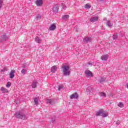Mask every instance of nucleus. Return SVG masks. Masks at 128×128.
I'll return each instance as SVG.
<instances>
[{
    "label": "nucleus",
    "mask_w": 128,
    "mask_h": 128,
    "mask_svg": "<svg viewBox=\"0 0 128 128\" xmlns=\"http://www.w3.org/2000/svg\"><path fill=\"white\" fill-rule=\"evenodd\" d=\"M22 68H26V65H23V66H22Z\"/></svg>",
    "instance_id": "35"
},
{
    "label": "nucleus",
    "mask_w": 128,
    "mask_h": 128,
    "mask_svg": "<svg viewBox=\"0 0 128 128\" xmlns=\"http://www.w3.org/2000/svg\"><path fill=\"white\" fill-rule=\"evenodd\" d=\"M53 10L55 12H58V5H56L53 8Z\"/></svg>",
    "instance_id": "16"
},
{
    "label": "nucleus",
    "mask_w": 128,
    "mask_h": 128,
    "mask_svg": "<svg viewBox=\"0 0 128 128\" xmlns=\"http://www.w3.org/2000/svg\"><path fill=\"white\" fill-rule=\"evenodd\" d=\"M127 86V88H128V83L126 84Z\"/></svg>",
    "instance_id": "38"
},
{
    "label": "nucleus",
    "mask_w": 128,
    "mask_h": 128,
    "mask_svg": "<svg viewBox=\"0 0 128 128\" xmlns=\"http://www.w3.org/2000/svg\"><path fill=\"white\" fill-rule=\"evenodd\" d=\"M99 96H102L104 98H106V93L103 92H99Z\"/></svg>",
    "instance_id": "19"
},
{
    "label": "nucleus",
    "mask_w": 128,
    "mask_h": 128,
    "mask_svg": "<svg viewBox=\"0 0 128 128\" xmlns=\"http://www.w3.org/2000/svg\"><path fill=\"white\" fill-rule=\"evenodd\" d=\"M35 4L37 6H42V4H44V1L42 0H36Z\"/></svg>",
    "instance_id": "5"
},
{
    "label": "nucleus",
    "mask_w": 128,
    "mask_h": 128,
    "mask_svg": "<svg viewBox=\"0 0 128 128\" xmlns=\"http://www.w3.org/2000/svg\"><path fill=\"white\" fill-rule=\"evenodd\" d=\"M73 98H75L76 100L78 98V92H74L70 96V100H73Z\"/></svg>",
    "instance_id": "4"
},
{
    "label": "nucleus",
    "mask_w": 128,
    "mask_h": 128,
    "mask_svg": "<svg viewBox=\"0 0 128 128\" xmlns=\"http://www.w3.org/2000/svg\"><path fill=\"white\" fill-rule=\"evenodd\" d=\"M118 106H119L120 108H124V104H122V102H120L118 104Z\"/></svg>",
    "instance_id": "27"
},
{
    "label": "nucleus",
    "mask_w": 128,
    "mask_h": 128,
    "mask_svg": "<svg viewBox=\"0 0 128 128\" xmlns=\"http://www.w3.org/2000/svg\"><path fill=\"white\" fill-rule=\"evenodd\" d=\"M34 103L35 104H38V98H34Z\"/></svg>",
    "instance_id": "23"
},
{
    "label": "nucleus",
    "mask_w": 128,
    "mask_h": 128,
    "mask_svg": "<svg viewBox=\"0 0 128 128\" xmlns=\"http://www.w3.org/2000/svg\"><path fill=\"white\" fill-rule=\"evenodd\" d=\"M46 102H48V104H54V99L47 100Z\"/></svg>",
    "instance_id": "12"
},
{
    "label": "nucleus",
    "mask_w": 128,
    "mask_h": 128,
    "mask_svg": "<svg viewBox=\"0 0 128 128\" xmlns=\"http://www.w3.org/2000/svg\"><path fill=\"white\" fill-rule=\"evenodd\" d=\"M94 92V89L92 88L89 87L87 90H86V92Z\"/></svg>",
    "instance_id": "22"
},
{
    "label": "nucleus",
    "mask_w": 128,
    "mask_h": 128,
    "mask_svg": "<svg viewBox=\"0 0 128 128\" xmlns=\"http://www.w3.org/2000/svg\"><path fill=\"white\" fill-rule=\"evenodd\" d=\"M100 2H104V0H100Z\"/></svg>",
    "instance_id": "39"
},
{
    "label": "nucleus",
    "mask_w": 128,
    "mask_h": 128,
    "mask_svg": "<svg viewBox=\"0 0 128 128\" xmlns=\"http://www.w3.org/2000/svg\"><path fill=\"white\" fill-rule=\"evenodd\" d=\"M36 20H40V15L38 14L36 17Z\"/></svg>",
    "instance_id": "33"
},
{
    "label": "nucleus",
    "mask_w": 128,
    "mask_h": 128,
    "mask_svg": "<svg viewBox=\"0 0 128 128\" xmlns=\"http://www.w3.org/2000/svg\"><path fill=\"white\" fill-rule=\"evenodd\" d=\"M85 74L86 76H90L91 78H92L94 76L92 75V72L88 70H85Z\"/></svg>",
    "instance_id": "7"
},
{
    "label": "nucleus",
    "mask_w": 128,
    "mask_h": 128,
    "mask_svg": "<svg viewBox=\"0 0 128 128\" xmlns=\"http://www.w3.org/2000/svg\"><path fill=\"white\" fill-rule=\"evenodd\" d=\"M16 73V70H12L10 74V78H14V74Z\"/></svg>",
    "instance_id": "9"
},
{
    "label": "nucleus",
    "mask_w": 128,
    "mask_h": 128,
    "mask_svg": "<svg viewBox=\"0 0 128 128\" xmlns=\"http://www.w3.org/2000/svg\"><path fill=\"white\" fill-rule=\"evenodd\" d=\"M116 124H120V120H117L116 122Z\"/></svg>",
    "instance_id": "34"
},
{
    "label": "nucleus",
    "mask_w": 128,
    "mask_h": 128,
    "mask_svg": "<svg viewBox=\"0 0 128 128\" xmlns=\"http://www.w3.org/2000/svg\"><path fill=\"white\" fill-rule=\"evenodd\" d=\"M52 122H56V120L52 118Z\"/></svg>",
    "instance_id": "36"
},
{
    "label": "nucleus",
    "mask_w": 128,
    "mask_h": 128,
    "mask_svg": "<svg viewBox=\"0 0 128 128\" xmlns=\"http://www.w3.org/2000/svg\"><path fill=\"white\" fill-rule=\"evenodd\" d=\"M28 72V70L26 69H22L21 71L22 74L24 76V74H26V73Z\"/></svg>",
    "instance_id": "26"
},
{
    "label": "nucleus",
    "mask_w": 128,
    "mask_h": 128,
    "mask_svg": "<svg viewBox=\"0 0 128 128\" xmlns=\"http://www.w3.org/2000/svg\"><path fill=\"white\" fill-rule=\"evenodd\" d=\"M0 8H1V7H0Z\"/></svg>",
    "instance_id": "41"
},
{
    "label": "nucleus",
    "mask_w": 128,
    "mask_h": 128,
    "mask_svg": "<svg viewBox=\"0 0 128 128\" xmlns=\"http://www.w3.org/2000/svg\"><path fill=\"white\" fill-rule=\"evenodd\" d=\"M12 86V83L10 82H8L6 85V88H10Z\"/></svg>",
    "instance_id": "30"
},
{
    "label": "nucleus",
    "mask_w": 128,
    "mask_h": 128,
    "mask_svg": "<svg viewBox=\"0 0 128 128\" xmlns=\"http://www.w3.org/2000/svg\"><path fill=\"white\" fill-rule=\"evenodd\" d=\"M56 70H58V68L56 66H54L51 68V72L54 73L56 72Z\"/></svg>",
    "instance_id": "14"
},
{
    "label": "nucleus",
    "mask_w": 128,
    "mask_h": 128,
    "mask_svg": "<svg viewBox=\"0 0 128 128\" xmlns=\"http://www.w3.org/2000/svg\"><path fill=\"white\" fill-rule=\"evenodd\" d=\"M2 38L4 40H8V36L6 34H3L2 36Z\"/></svg>",
    "instance_id": "21"
},
{
    "label": "nucleus",
    "mask_w": 128,
    "mask_h": 128,
    "mask_svg": "<svg viewBox=\"0 0 128 128\" xmlns=\"http://www.w3.org/2000/svg\"><path fill=\"white\" fill-rule=\"evenodd\" d=\"M98 16H94L90 19L91 22H98Z\"/></svg>",
    "instance_id": "10"
},
{
    "label": "nucleus",
    "mask_w": 128,
    "mask_h": 128,
    "mask_svg": "<svg viewBox=\"0 0 128 128\" xmlns=\"http://www.w3.org/2000/svg\"><path fill=\"white\" fill-rule=\"evenodd\" d=\"M35 40L38 44H40V42H42V40L40 39V38H38V37H36L35 38Z\"/></svg>",
    "instance_id": "20"
},
{
    "label": "nucleus",
    "mask_w": 128,
    "mask_h": 128,
    "mask_svg": "<svg viewBox=\"0 0 128 128\" xmlns=\"http://www.w3.org/2000/svg\"><path fill=\"white\" fill-rule=\"evenodd\" d=\"M2 94H6V92H8V90L6 89V88L4 87H2L0 88Z\"/></svg>",
    "instance_id": "15"
},
{
    "label": "nucleus",
    "mask_w": 128,
    "mask_h": 128,
    "mask_svg": "<svg viewBox=\"0 0 128 128\" xmlns=\"http://www.w3.org/2000/svg\"><path fill=\"white\" fill-rule=\"evenodd\" d=\"M61 6L63 10H66V6L64 3L61 4Z\"/></svg>",
    "instance_id": "29"
},
{
    "label": "nucleus",
    "mask_w": 128,
    "mask_h": 128,
    "mask_svg": "<svg viewBox=\"0 0 128 128\" xmlns=\"http://www.w3.org/2000/svg\"><path fill=\"white\" fill-rule=\"evenodd\" d=\"M8 70V68L6 67H4L2 70H1V72H6Z\"/></svg>",
    "instance_id": "32"
},
{
    "label": "nucleus",
    "mask_w": 128,
    "mask_h": 128,
    "mask_svg": "<svg viewBox=\"0 0 128 128\" xmlns=\"http://www.w3.org/2000/svg\"><path fill=\"white\" fill-rule=\"evenodd\" d=\"M108 55H102L101 56V60H108Z\"/></svg>",
    "instance_id": "13"
},
{
    "label": "nucleus",
    "mask_w": 128,
    "mask_h": 128,
    "mask_svg": "<svg viewBox=\"0 0 128 128\" xmlns=\"http://www.w3.org/2000/svg\"><path fill=\"white\" fill-rule=\"evenodd\" d=\"M36 84H38V82L36 81L33 82V83L32 84V88H36Z\"/></svg>",
    "instance_id": "17"
},
{
    "label": "nucleus",
    "mask_w": 128,
    "mask_h": 128,
    "mask_svg": "<svg viewBox=\"0 0 128 128\" xmlns=\"http://www.w3.org/2000/svg\"><path fill=\"white\" fill-rule=\"evenodd\" d=\"M108 114L104 110L101 109L98 112H96V116H102V118H106L108 116Z\"/></svg>",
    "instance_id": "3"
},
{
    "label": "nucleus",
    "mask_w": 128,
    "mask_h": 128,
    "mask_svg": "<svg viewBox=\"0 0 128 128\" xmlns=\"http://www.w3.org/2000/svg\"><path fill=\"white\" fill-rule=\"evenodd\" d=\"M88 64H90L91 66H92V63H90V62H88Z\"/></svg>",
    "instance_id": "37"
},
{
    "label": "nucleus",
    "mask_w": 128,
    "mask_h": 128,
    "mask_svg": "<svg viewBox=\"0 0 128 128\" xmlns=\"http://www.w3.org/2000/svg\"><path fill=\"white\" fill-rule=\"evenodd\" d=\"M83 42H84L85 44L92 42V38H90V37H85L83 40Z\"/></svg>",
    "instance_id": "6"
},
{
    "label": "nucleus",
    "mask_w": 128,
    "mask_h": 128,
    "mask_svg": "<svg viewBox=\"0 0 128 128\" xmlns=\"http://www.w3.org/2000/svg\"><path fill=\"white\" fill-rule=\"evenodd\" d=\"M106 76H104L102 77H100V78L98 79V82H100V84H102L106 82Z\"/></svg>",
    "instance_id": "8"
},
{
    "label": "nucleus",
    "mask_w": 128,
    "mask_h": 128,
    "mask_svg": "<svg viewBox=\"0 0 128 128\" xmlns=\"http://www.w3.org/2000/svg\"><path fill=\"white\" fill-rule=\"evenodd\" d=\"M92 8V6L88 4H87L84 6L85 8Z\"/></svg>",
    "instance_id": "25"
},
{
    "label": "nucleus",
    "mask_w": 128,
    "mask_h": 128,
    "mask_svg": "<svg viewBox=\"0 0 128 128\" xmlns=\"http://www.w3.org/2000/svg\"><path fill=\"white\" fill-rule=\"evenodd\" d=\"M62 68L63 70V74L64 76H70V66L63 65Z\"/></svg>",
    "instance_id": "1"
},
{
    "label": "nucleus",
    "mask_w": 128,
    "mask_h": 128,
    "mask_svg": "<svg viewBox=\"0 0 128 128\" xmlns=\"http://www.w3.org/2000/svg\"><path fill=\"white\" fill-rule=\"evenodd\" d=\"M70 18V15H64L62 17V20H66L68 18Z\"/></svg>",
    "instance_id": "18"
},
{
    "label": "nucleus",
    "mask_w": 128,
    "mask_h": 128,
    "mask_svg": "<svg viewBox=\"0 0 128 128\" xmlns=\"http://www.w3.org/2000/svg\"><path fill=\"white\" fill-rule=\"evenodd\" d=\"M15 118H20L21 120H26V114L22 111H18L14 114Z\"/></svg>",
    "instance_id": "2"
},
{
    "label": "nucleus",
    "mask_w": 128,
    "mask_h": 128,
    "mask_svg": "<svg viewBox=\"0 0 128 128\" xmlns=\"http://www.w3.org/2000/svg\"><path fill=\"white\" fill-rule=\"evenodd\" d=\"M113 40H116L118 38V34H114L112 36Z\"/></svg>",
    "instance_id": "28"
},
{
    "label": "nucleus",
    "mask_w": 128,
    "mask_h": 128,
    "mask_svg": "<svg viewBox=\"0 0 128 128\" xmlns=\"http://www.w3.org/2000/svg\"><path fill=\"white\" fill-rule=\"evenodd\" d=\"M106 25L109 27L110 28V26H112V23H110V21L108 20L107 22V24Z\"/></svg>",
    "instance_id": "24"
},
{
    "label": "nucleus",
    "mask_w": 128,
    "mask_h": 128,
    "mask_svg": "<svg viewBox=\"0 0 128 128\" xmlns=\"http://www.w3.org/2000/svg\"><path fill=\"white\" fill-rule=\"evenodd\" d=\"M56 28V26L55 24H52L50 26L49 28L50 30H54Z\"/></svg>",
    "instance_id": "11"
},
{
    "label": "nucleus",
    "mask_w": 128,
    "mask_h": 128,
    "mask_svg": "<svg viewBox=\"0 0 128 128\" xmlns=\"http://www.w3.org/2000/svg\"><path fill=\"white\" fill-rule=\"evenodd\" d=\"M64 88V86L60 85L58 86V90H62Z\"/></svg>",
    "instance_id": "31"
},
{
    "label": "nucleus",
    "mask_w": 128,
    "mask_h": 128,
    "mask_svg": "<svg viewBox=\"0 0 128 128\" xmlns=\"http://www.w3.org/2000/svg\"><path fill=\"white\" fill-rule=\"evenodd\" d=\"M30 0V2H32V0Z\"/></svg>",
    "instance_id": "40"
}]
</instances>
